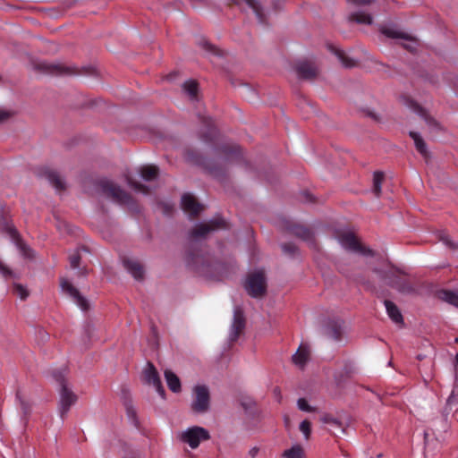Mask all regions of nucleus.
<instances>
[{
  "label": "nucleus",
  "instance_id": "obj_1",
  "mask_svg": "<svg viewBox=\"0 0 458 458\" xmlns=\"http://www.w3.org/2000/svg\"><path fill=\"white\" fill-rule=\"evenodd\" d=\"M216 164L209 165L202 159V169H207L210 174L218 179L225 177L226 167L229 165L240 163H245L247 165L242 149L237 144L231 142L216 144Z\"/></svg>",
  "mask_w": 458,
  "mask_h": 458
},
{
  "label": "nucleus",
  "instance_id": "obj_2",
  "mask_svg": "<svg viewBox=\"0 0 458 458\" xmlns=\"http://www.w3.org/2000/svg\"><path fill=\"white\" fill-rule=\"evenodd\" d=\"M97 186L101 191L120 205H125L130 209L138 212L139 207L131 194L114 184L108 179H101L97 182Z\"/></svg>",
  "mask_w": 458,
  "mask_h": 458
},
{
  "label": "nucleus",
  "instance_id": "obj_3",
  "mask_svg": "<svg viewBox=\"0 0 458 458\" xmlns=\"http://www.w3.org/2000/svg\"><path fill=\"white\" fill-rule=\"evenodd\" d=\"M380 279L388 285L397 289L401 293H410L414 292L412 285L403 277L400 269L389 265L385 269H374Z\"/></svg>",
  "mask_w": 458,
  "mask_h": 458
},
{
  "label": "nucleus",
  "instance_id": "obj_4",
  "mask_svg": "<svg viewBox=\"0 0 458 458\" xmlns=\"http://www.w3.org/2000/svg\"><path fill=\"white\" fill-rule=\"evenodd\" d=\"M244 288L252 298H262L267 293V280L262 270L250 273L244 283Z\"/></svg>",
  "mask_w": 458,
  "mask_h": 458
},
{
  "label": "nucleus",
  "instance_id": "obj_5",
  "mask_svg": "<svg viewBox=\"0 0 458 458\" xmlns=\"http://www.w3.org/2000/svg\"><path fill=\"white\" fill-rule=\"evenodd\" d=\"M188 250L186 252V264L194 268L199 259L200 251V223L195 224L188 235Z\"/></svg>",
  "mask_w": 458,
  "mask_h": 458
},
{
  "label": "nucleus",
  "instance_id": "obj_6",
  "mask_svg": "<svg viewBox=\"0 0 458 458\" xmlns=\"http://www.w3.org/2000/svg\"><path fill=\"white\" fill-rule=\"evenodd\" d=\"M335 237L339 243L346 250L359 252L363 255H373V251L363 246L351 232H336Z\"/></svg>",
  "mask_w": 458,
  "mask_h": 458
},
{
  "label": "nucleus",
  "instance_id": "obj_7",
  "mask_svg": "<svg viewBox=\"0 0 458 458\" xmlns=\"http://www.w3.org/2000/svg\"><path fill=\"white\" fill-rule=\"evenodd\" d=\"M202 277L213 280H221L227 275V267L223 262L216 259H208L202 257Z\"/></svg>",
  "mask_w": 458,
  "mask_h": 458
},
{
  "label": "nucleus",
  "instance_id": "obj_8",
  "mask_svg": "<svg viewBox=\"0 0 458 458\" xmlns=\"http://www.w3.org/2000/svg\"><path fill=\"white\" fill-rule=\"evenodd\" d=\"M35 69L49 75H75L79 73L77 68L59 63L39 62L35 64Z\"/></svg>",
  "mask_w": 458,
  "mask_h": 458
},
{
  "label": "nucleus",
  "instance_id": "obj_9",
  "mask_svg": "<svg viewBox=\"0 0 458 458\" xmlns=\"http://www.w3.org/2000/svg\"><path fill=\"white\" fill-rule=\"evenodd\" d=\"M246 326V318L243 310L237 307L233 311V319L230 329L228 341L230 344H234L243 333Z\"/></svg>",
  "mask_w": 458,
  "mask_h": 458
},
{
  "label": "nucleus",
  "instance_id": "obj_10",
  "mask_svg": "<svg viewBox=\"0 0 458 458\" xmlns=\"http://www.w3.org/2000/svg\"><path fill=\"white\" fill-rule=\"evenodd\" d=\"M78 396L69 386L59 388L58 411L62 419L69 412L71 407L76 403Z\"/></svg>",
  "mask_w": 458,
  "mask_h": 458
},
{
  "label": "nucleus",
  "instance_id": "obj_11",
  "mask_svg": "<svg viewBox=\"0 0 458 458\" xmlns=\"http://www.w3.org/2000/svg\"><path fill=\"white\" fill-rule=\"evenodd\" d=\"M61 288L82 310H88L89 303L87 299L67 279H62Z\"/></svg>",
  "mask_w": 458,
  "mask_h": 458
},
{
  "label": "nucleus",
  "instance_id": "obj_12",
  "mask_svg": "<svg viewBox=\"0 0 458 458\" xmlns=\"http://www.w3.org/2000/svg\"><path fill=\"white\" fill-rule=\"evenodd\" d=\"M179 440L187 444L191 449H196L200 444V427L194 426L181 432L178 436Z\"/></svg>",
  "mask_w": 458,
  "mask_h": 458
},
{
  "label": "nucleus",
  "instance_id": "obj_13",
  "mask_svg": "<svg viewBox=\"0 0 458 458\" xmlns=\"http://www.w3.org/2000/svg\"><path fill=\"white\" fill-rule=\"evenodd\" d=\"M4 229L10 236L15 240L16 246L20 250L21 255L26 259H32L34 257L33 250L20 238L18 231L7 222L4 225Z\"/></svg>",
  "mask_w": 458,
  "mask_h": 458
},
{
  "label": "nucleus",
  "instance_id": "obj_14",
  "mask_svg": "<svg viewBox=\"0 0 458 458\" xmlns=\"http://www.w3.org/2000/svg\"><path fill=\"white\" fill-rule=\"evenodd\" d=\"M144 377L145 380L148 384H152L153 386L156 388L158 394L165 399V391L162 386L160 377L158 376L157 370L156 369L155 366L148 362V367L144 371Z\"/></svg>",
  "mask_w": 458,
  "mask_h": 458
},
{
  "label": "nucleus",
  "instance_id": "obj_15",
  "mask_svg": "<svg viewBox=\"0 0 458 458\" xmlns=\"http://www.w3.org/2000/svg\"><path fill=\"white\" fill-rule=\"evenodd\" d=\"M181 206L190 218L198 216L200 213V203L191 193H184L182 196Z\"/></svg>",
  "mask_w": 458,
  "mask_h": 458
},
{
  "label": "nucleus",
  "instance_id": "obj_16",
  "mask_svg": "<svg viewBox=\"0 0 458 458\" xmlns=\"http://www.w3.org/2000/svg\"><path fill=\"white\" fill-rule=\"evenodd\" d=\"M123 265L125 269L132 276V277L138 281H140L144 277V268L142 265L137 260L130 258H124L123 259Z\"/></svg>",
  "mask_w": 458,
  "mask_h": 458
},
{
  "label": "nucleus",
  "instance_id": "obj_17",
  "mask_svg": "<svg viewBox=\"0 0 458 458\" xmlns=\"http://www.w3.org/2000/svg\"><path fill=\"white\" fill-rule=\"evenodd\" d=\"M298 76L301 79H313L318 74L317 66L313 62L303 61L296 64L295 67Z\"/></svg>",
  "mask_w": 458,
  "mask_h": 458
},
{
  "label": "nucleus",
  "instance_id": "obj_18",
  "mask_svg": "<svg viewBox=\"0 0 458 458\" xmlns=\"http://www.w3.org/2000/svg\"><path fill=\"white\" fill-rule=\"evenodd\" d=\"M89 252V249L86 246H81L77 248L69 256L70 267L73 269L78 268V275L81 276H86L89 273L88 269L83 267H80V262L81 259V252Z\"/></svg>",
  "mask_w": 458,
  "mask_h": 458
},
{
  "label": "nucleus",
  "instance_id": "obj_19",
  "mask_svg": "<svg viewBox=\"0 0 458 458\" xmlns=\"http://www.w3.org/2000/svg\"><path fill=\"white\" fill-rule=\"evenodd\" d=\"M202 141H215L217 137V130L213 121L202 114Z\"/></svg>",
  "mask_w": 458,
  "mask_h": 458
},
{
  "label": "nucleus",
  "instance_id": "obj_20",
  "mask_svg": "<svg viewBox=\"0 0 458 458\" xmlns=\"http://www.w3.org/2000/svg\"><path fill=\"white\" fill-rule=\"evenodd\" d=\"M381 33L391 38H403L409 41V43L404 44L403 47L409 51L412 52L416 49L417 43L409 36L404 33L398 32L393 29L383 27L381 28Z\"/></svg>",
  "mask_w": 458,
  "mask_h": 458
},
{
  "label": "nucleus",
  "instance_id": "obj_21",
  "mask_svg": "<svg viewBox=\"0 0 458 458\" xmlns=\"http://www.w3.org/2000/svg\"><path fill=\"white\" fill-rule=\"evenodd\" d=\"M123 405L125 407L126 415L129 421L136 428H140V420L137 416V411L132 404L131 399L127 395L126 391H123Z\"/></svg>",
  "mask_w": 458,
  "mask_h": 458
},
{
  "label": "nucleus",
  "instance_id": "obj_22",
  "mask_svg": "<svg viewBox=\"0 0 458 458\" xmlns=\"http://www.w3.org/2000/svg\"><path fill=\"white\" fill-rule=\"evenodd\" d=\"M226 227L227 223L220 216H216L207 222H202V239L211 232L225 229Z\"/></svg>",
  "mask_w": 458,
  "mask_h": 458
},
{
  "label": "nucleus",
  "instance_id": "obj_23",
  "mask_svg": "<svg viewBox=\"0 0 458 458\" xmlns=\"http://www.w3.org/2000/svg\"><path fill=\"white\" fill-rule=\"evenodd\" d=\"M310 352L309 346L301 344L293 355L292 360L296 366L302 369L310 360Z\"/></svg>",
  "mask_w": 458,
  "mask_h": 458
},
{
  "label": "nucleus",
  "instance_id": "obj_24",
  "mask_svg": "<svg viewBox=\"0 0 458 458\" xmlns=\"http://www.w3.org/2000/svg\"><path fill=\"white\" fill-rule=\"evenodd\" d=\"M243 4L253 11L259 23L265 24L267 22L263 8L257 0H242L238 3L240 5H242Z\"/></svg>",
  "mask_w": 458,
  "mask_h": 458
},
{
  "label": "nucleus",
  "instance_id": "obj_25",
  "mask_svg": "<svg viewBox=\"0 0 458 458\" xmlns=\"http://www.w3.org/2000/svg\"><path fill=\"white\" fill-rule=\"evenodd\" d=\"M182 91L191 101L198 100L199 83L196 80H187L182 84Z\"/></svg>",
  "mask_w": 458,
  "mask_h": 458
},
{
  "label": "nucleus",
  "instance_id": "obj_26",
  "mask_svg": "<svg viewBox=\"0 0 458 458\" xmlns=\"http://www.w3.org/2000/svg\"><path fill=\"white\" fill-rule=\"evenodd\" d=\"M168 388L174 393L181 392L182 386L180 378L172 370L166 369L164 373Z\"/></svg>",
  "mask_w": 458,
  "mask_h": 458
},
{
  "label": "nucleus",
  "instance_id": "obj_27",
  "mask_svg": "<svg viewBox=\"0 0 458 458\" xmlns=\"http://www.w3.org/2000/svg\"><path fill=\"white\" fill-rule=\"evenodd\" d=\"M44 176L47 178L49 183L57 191L64 190V182H63L59 174L56 171L47 169L44 172Z\"/></svg>",
  "mask_w": 458,
  "mask_h": 458
},
{
  "label": "nucleus",
  "instance_id": "obj_28",
  "mask_svg": "<svg viewBox=\"0 0 458 458\" xmlns=\"http://www.w3.org/2000/svg\"><path fill=\"white\" fill-rule=\"evenodd\" d=\"M292 233L296 235L297 237L301 238L302 240L310 242V244H314V235L313 232L303 225H294L292 228Z\"/></svg>",
  "mask_w": 458,
  "mask_h": 458
},
{
  "label": "nucleus",
  "instance_id": "obj_29",
  "mask_svg": "<svg viewBox=\"0 0 458 458\" xmlns=\"http://www.w3.org/2000/svg\"><path fill=\"white\" fill-rule=\"evenodd\" d=\"M384 303L389 318L396 324L403 323V318L398 307L393 301L388 300H385Z\"/></svg>",
  "mask_w": 458,
  "mask_h": 458
},
{
  "label": "nucleus",
  "instance_id": "obj_30",
  "mask_svg": "<svg viewBox=\"0 0 458 458\" xmlns=\"http://www.w3.org/2000/svg\"><path fill=\"white\" fill-rule=\"evenodd\" d=\"M411 138L414 140V144L416 147V149L421 154V156L427 159L429 156V153L427 149V145L423 139L420 137V135L418 132L415 131H410Z\"/></svg>",
  "mask_w": 458,
  "mask_h": 458
},
{
  "label": "nucleus",
  "instance_id": "obj_31",
  "mask_svg": "<svg viewBox=\"0 0 458 458\" xmlns=\"http://www.w3.org/2000/svg\"><path fill=\"white\" fill-rule=\"evenodd\" d=\"M159 169L156 165H145L140 169L141 178L146 182H151L157 178Z\"/></svg>",
  "mask_w": 458,
  "mask_h": 458
},
{
  "label": "nucleus",
  "instance_id": "obj_32",
  "mask_svg": "<svg viewBox=\"0 0 458 458\" xmlns=\"http://www.w3.org/2000/svg\"><path fill=\"white\" fill-rule=\"evenodd\" d=\"M184 160L193 165H199L200 164V155L198 149H194L191 147H186L183 151Z\"/></svg>",
  "mask_w": 458,
  "mask_h": 458
},
{
  "label": "nucleus",
  "instance_id": "obj_33",
  "mask_svg": "<svg viewBox=\"0 0 458 458\" xmlns=\"http://www.w3.org/2000/svg\"><path fill=\"white\" fill-rule=\"evenodd\" d=\"M330 50L338 57V59L344 67L352 68L356 66L357 61L348 57L343 50L338 49L335 47H330Z\"/></svg>",
  "mask_w": 458,
  "mask_h": 458
},
{
  "label": "nucleus",
  "instance_id": "obj_34",
  "mask_svg": "<svg viewBox=\"0 0 458 458\" xmlns=\"http://www.w3.org/2000/svg\"><path fill=\"white\" fill-rule=\"evenodd\" d=\"M349 21L357 22L359 24L370 25L373 21V18L370 14L364 12H357L350 14Z\"/></svg>",
  "mask_w": 458,
  "mask_h": 458
},
{
  "label": "nucleus",
  "instance_id": "obj_35",
  "mask_svg": "<svg viewBox=\"0 0 458 458\" xmlns=\"http://www.w3.org/2000/svg\"><path fill=\"white\" fill-rule=\"evenodd\" d=\"M16 400L20 403V407L21 409L22 414L25 418H28L31 413V403L26 400L21 391H17L16 393Z\"/></svg>",
  "mask_w": 458,
  "mask_h": 458
},
{
  "label": "nucleus",
  "instance_id": "obj_36",
  "mask_svg": "<svg viewBox=\"0 0 458 458\" xmlns=\"http://www.w3.org/2000/svg\"><path fill=\"white\" fill-rule=\"evenodd\" d=\"M439 298L444 301L458 308V293L449 290H443L439 293Z\"/></svg>",
  "mask_w": 458,
  "mask_h": 458
},
{
  "label": "nucleus",
  "instance_id": "obj_37",
  "mask_svg": "<svg viewBox=\"0 0 458 458\" xmlns=\"http://www.w3.org/2000/svg\"><path fill=\"white\" fill-rule=\"evenodd\" d=\"M52 377L55 380V382L58 383L60 388H63V386H68L66 381V369H59L53 370Z\"/></svg>",
  "mask_w": 458,
  "mask_h": 458
},
{
  "label": "nucleus",
  "instance_id": "obj_38",
  "mask_svg": "<svg viewBox=\"0 0 458 458\" xmlns=\"http://www.w3.org/2000/svg\"><path fill=\"white\" fill-rule=\"evenodd\" d=\"M384 181V174L377 171L373 175V192L376 197H379L381 193V185Z\"/></svg>",
  "mask_w": 458,
  "mask_h": 458
},
{
  "label": "nucleus",
  "instance_id": "obj_39",
  "mask_svg": "<svg viewBox=\"0 0 458 458\" xmlns=\"http://www.w3.org/2000/svg\"><path fill=\"white\" fill-rule=\"evenodd\" d=\"M327 335L335 341H339L342 336L341 326L336 322H332L327 327Z\"/></svg>",
  "mask_w": 458,
  "mask_h": 458
},
{
  "label": "nucleus",
  "instance_id": "obj_40",
  "mask_svg": "<svg viewBox=\"0 0 458 458\" xmlns=\"http://www.w3.org/2000/svg\"><path fill=\"white\" fill-rule=\"evenodd\" d=\"M285 458H304L303 449L300 445H294L291 449L284 451Z\"/></svg>",
  "mask_w": 458,
  "mask_h": 458
},
{
  "label": "nucleus",
  "instance_id": "obj_41",
  "mask_svg": "<svg viewBox=\"0 0 458 458\" xmlns=\"http://www.w3.org/2000/svg\"><path fill=\"white\" fill-rule=\"evenodd\" d=\"M193 392L194 400L192 402L191 407L196 413H199L200 412V385L197 384L193 388Z\"/></svg>",
  "mask_w": 458,
  "mask_h": 458
},
{
  "label": "nucleus",
  "instance_id": "obj_42",
  "mask_svg": "<svg viewBox=\"0 0 458 458\" xmlns=\"http://www.w3.org/2000/svg\"><path fill=\"white\" fill-rule=\"evenodd\" d=\"M202 51H205L209 54H213L216 56H220L222 52L216 48L215 46L208 43L206 39L202 38Z\"/></svg>",
  "mask_w": 458,
  "mask_h": 458
},
{
  "label": "nucleus",
  "instance_id": "obj_43",
  "mask_svg": "<svg viewBox=\"0 0 458 458\" xmlns=\"http://www.w3.org/2000/svg\"><path fill=\"white\" fill-rule=\"evenodd\" d=\"M13 293L20 297L21 300H25L29 296L28 290L21 284H13Z\"/></svg>",
  "mask_w": 458,
  "mask_h": 458
},
{
  "label": "nucleus",
  "instance_id": "obj_44",
  "mask_svg": "<svg viewBox=\"0 0 458 458\" xmlns=\"http://www.w3.org/2000/svg\"><path fill=\"white\" fill-rule=\"evenodd\" d=\"M0 274L5 278H18V276L0 261Z\"/></svg>",
  "mask_w": 458,
  "mask_h": 458
},
{
  "label": "nucleus",
  "instance_id": "obj_45",
  "mask_svg": "<svg viewBox=\"0 0 458 458\" xmlns=\"http://www.w3.org/2000/svg\"><path fill=\"white\" fill-rule=\"evenodd\" d=\"M209 406V391L205 386H202V412L206 411Z\"/></svg>",
  "mask_w": 458,
  "mask_h": 458
},
{
  "label": "nucleus",
  "instance_id": "obj_46",
  "mask_svg": "<svg viewBox=\"0 0 458 458\" xmlns=\"http://www.w3.org/2000/svg\"><path fill=\"white\" fill-rule=\"evenodd\" d=\"M127 182H128V185L131 188L134 189L135 191H141L143 193H148V187L145 186L144 184L137 182L130 178L127 180Z\"/></svg>",
  "mask_w": 458,
  "mask_h": 458
},
{
  "label": "nucleus",
  "instance_id": "obj_47",
  "mask_svg": "<svg viewBox=\"0 0 458 458\" xmlns=\"http://www.w3.org/2000/svg\"><path fill=\"white\" fill-rule=\"evenodd\" d=\"M414 109L415 111L421 116L423 117L427 123H435V121L428 115V114L427 113V111L422 108L420 106H419L418 104H414Z\"/></svg>",
  "mask_w": 458,
  "mask_h": 458
},
{
  "label": "nucleus",
  "instance_id": "obj_48",
  "mask_svg": "<svg viewBox=\"0 0 458 458\" xmlns=\"http://www.w3.org/2000/svg\"><path fill=\"white\" fill-rule=\"evenodd\" d=\"M297 404H298V408L301 410V411H307V412H311V411H314L315 409L313 407H311L306 399L304 398H300L297 402Z\"/></svg>",
  "mask_w": 458,
  "mask_h": 458
},
{
  "label": "nucleus",
  "instance_id": "obj_49",
  "mask_svg": "<svg viewBox=\"0 0 458 458\" xmlns=\"http://www.w3.org/2000/svg\"><path fill=\"white\" fill-rule=\"evenodd\" d=\"M300 430L304 434L305 438L308 439L311 432L310 422L307 420H303L300 425Z\"/></svg>",
  "mask_w": 458,
  "mask_h": 458
},
{
  "label": "nucleus",
  "instance_id": "obj_50",
  "mask_svg": "<svg viewBox=\"0 0 458 458\" xmlns=\"http://www.w3.org/2000/svg\"><path fill=\"white\" fill-rule=\"evenodd\" d=\"M282 250L286 254L294 255L295 252L297 251V247L293 242H286L282 244Z\"/></svg>",
  "mask_w": 458,
  "mask_h": 458
},
{
  "label": "nucleus",
  "instance_id": "obj_51",
  "mask_svg": "<svg viewBox=\"0 0 458 458\" xmlns=\"http://www.w3.org/2000/svg\"><path fill=\"white\" fill-rule=\"evenodd\" d=\"M13 114V112L0 108V123L8 120Z\"/></svg>",
  "mask_w": 458,
  "mask_h": 458
},
{
  "label": "nucleus",
  "instance_id": "obj_52",
  "mask_svg": "<svg viewBox=\"0 0 458 458\" xmlns=\"http://www.w3.org/2000/svg\"><path fill=\"white\" fill-rule=\"evenodd\" d=\"M441 241L450 249L458 250V245L452 242L447 235L442 236Z\"/></svg>",
  "mask_w": 458,
  "mask_h": 458
},
{
  "label": "nucleus",
  "instance_id": "obj_53",
  "mask_svg": "<svg viewBox=\"0 0 458 458\" xmlns=\"http://www.w3.org/2000/svg\"><path fill=\"white\" fill-rule=\"evenodd\" d=\"M241 405L247 411L250 410L254 406V403L251 400L242 401Z\"/></svg>",
  "mask_w": 458,
  "mask_h": 458
},
{
  "label": "nucleus",
  "instance_id": "obj_54",
  "mask_svg": "<svg viewBox=\"0 0 458 458\" xmlns=\"http://www.w3.org/2000/svg\"><path fill=\"white\" fill-rule=\"evenodd\" d=\"M349 2L357 4V5H366L369 4L372 0H348Z\"/></svg>",
  "mask_w": 458,
  "mask_h": 458
},
{
  "label": "nucleus",
  "instance_id": "obj_55",
  "mask_svg": "<svg viewBox=\"0 0 458 458\" xmlns=\"http://www.w3.org/2000/svg\"><path fill=\"white\" fill-rule=\"evenodd\" d=\"M259 449L256 446L252 447L250 451H249V455L251 457V458H255L258 454H259Z\"/></svg>",
  "mask_w": 458,
  "mask_h": 458
},
{
  "label": "nucleus",
  "instance_id": "obj_56",
  "mask_svg": "<svg viewBox=\"0 0 458 458\" xmlns=\"http://www.w3.org/2000/svg\"><path fill=\"white\" fill-rule=\"evenodd\" d=\"M209 433L207 429L202 428V441L209 439Z\"/></svg>",
  "mask_w": 458,
  "mask_h": 458
},
{
  "label": "nucleus",
  "instance_id": "obj_57",
  "mask_svg": "<svg viewBox=\"0 0 458 458\" xmlns=\"http://www.w3.org/2000/svg\"><path fill=\"white\" fill-rule=\"evenodd\" d=\"M304 196H305V200L306 201L314 202V197L310 193L305 192Z\"/></svg>",
  "mask_w": 458,
  "mask_h": 458
},
{
  "label": "nucleus",
  "instance_id": "obj_58",
  "mask_svg": "<svg viewBox=\"0 0 458 458\" xmlns=\"http://www.w3.org/2000/svg\"><path fill=\"white\" fill-rule=\"evenodd\" d=\"M172 208L169 206V205H165L164 207V211L166 215L169 214V210L171 209Z\"/></svg>",
  "mask_w": 458,
  "mask_h": 458
},
{
  "label": "nucleus",
  "instance_id": "obj_59",
  "mask_svg": "<svg viewBox=\"0 0 458 458\" xmlns=\"http://www.w3.org/2000/svg\"><path fill=\"white\" fill-rule=\"evenodd\" d=\"M173 78H174V74H172V73H171V74H169V75H168V77H167V79H168L169 81H172V80H173Z\"/></svg>",
  "mask_w": 458,
  "mask_h": 458
},
{
  "label": "nucleus",
  "instance_id": "obj_60",
  "mask_svg": "<svg viewBox=\"0 0 458 458\" xmlns=\"http://www.w3.org/2000/svg\"><path fill=\"white\" fill-rule=\"evenodd\" d=\"M455 362H456V365L458 366V353L455 355Z\"/></svg>",
  "mask_w": 458,
  "mask_h": 458
},
{
  "label": "nucleus",
  "instance_id": "obj_61",
  "mask_svg": "<svg viewBox=\"0 0 458 458\" xmlns=\"http://www.w3.org/2000/svg\"><path fill=\"white\" fill-rule=\"evenodd\" d=\"M455 343H457V344H458V338H455Z\"/></svg>",
  "mask_w": 458,
  "mask_h": 458
}]
</instances>
